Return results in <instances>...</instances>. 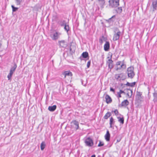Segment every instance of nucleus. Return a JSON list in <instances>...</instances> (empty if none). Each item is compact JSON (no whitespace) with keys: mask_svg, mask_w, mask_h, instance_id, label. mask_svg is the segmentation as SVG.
<instances>
[{"mask_svg":"<svg viewBox=\"0 0 157 157\" xmlns=\"http://www.w3.org/2000/svg\"><path fill=\"white\" fill-rule=\"evenodd\" d=\"M112 55L111 56L110 58L107 61L106 63L108 64V67L110 69V70L113 67V61L112 60Z\"/></svg>","mask_w":157,"mask_h":157,"instance_id":"nucleus-7","label":"nucleus"},{"mask_svg":"<svg viewBox=\"0 0 157 157\" xmlns=\"http://www.w3.org/2000/svg\"><path fill=\"white\" fill-rule=\"evenodd\" d=\"M116 65L117 66L116 70L118 71L121 69L122 68H125L126 65L124 64V61H119L117 62Z\"/></svg>","mask_w":157,"mask_h":157,"instance_id":"nucleus-4","label":"nucleus"},{"mask_svg":"<svg viewBox=\"0 0 157 157\" xmlns=\"http://www.w3.org/2000/svg\"><path fill=\"white\" fill-rule=\"evenodd\" d=\"M110 47L109 43L108 41H106L104 45V49L105 51H107L109 50Z\"/></svg>","mask_w":157,"mask_h":157,"instance_id":"nucleus-11","label":"nucleus"},{"mask_svg":"<svg viewBox=\"0 0 157 157\" xmlns=\"http://www.w3.org/2000/svg\"><path fill=\"white\" fill-rule=\"evenodd\" d=\"M45 147V143L43 141L42 142L40 145V148L41 150L42 151L44 150V149Z\"/></svg>","mask_w":157,"mask_h":157,"instance_id":"nucleus-27","label":"nucleus"},{"mask_svg":"<svg viewBox=\"0 0 157 157\" xmlns=\"http://www.w3.org/2000/svg\"><path fill=\"white\" fill-rule=\"evenodd\" d=\"M117 94H118V96H117V97L119 98H121V94H120L118 92H117Z\"/></svg>","mask_w":157,"mask_h":157,"instance_id":"nucleus-41","label":"nucleus"},{"mask_svg":"<svg viewBox=\"0 0 157 157\" xmlns=\"http://www.w3.org/2000/svg\"><path fill=\"white\" fill-rule=\"evenodd\" d=\"M117 30L118 31L117 33L115 32V33L113 36V40L114 41H117L119 39L121 33V32L118 29Z\"/></svg>","mask_w":157,"mask_h":157,"instance_id":"nucleus-6","label":"nucleus"},{"mask_svg":"<svg viewBox=\"0 0 157 157\" xmlns=\"http://www.w3.org/2000/svg\"><path fill=\"white\" fill-rule=\"evenodd\" d=\"M123 76H124V75H123H123H121V77H122V78H123Z\"/></svg>","mask_w":157,"mask_h":157,"instance_id":"nucleus-45","label":"nucleus"},{"mask_svg":"<svg viewBox=\"0 0 157 157\" xmlns=\"http://www.w3.org/2000/svg\"><path fill=\"white\" fill-rule=\"evenodd\" d=\"M105 138L106 141H109L110 139V134L108 130H107L106 132V133L105 136Z\"/></svg>","mask_w":157,"mask_h":157,"instance_id":"nucleus-12","label":"nucleus"},{"mask_svg":"<svg viewBox=\"0 0 157 157\" xmlns=\"http://www.w3.org/2000/svg\"><path fill=\"white\" fill-rule=\"evenodd\" d=\"M71 124H72V126L73 125L75 126L74 127L76 129V130L78 129L79 127V123L77 121L75 120H73L71 122Z\"/></svg>","mask_w":157,"mask_h":157,"instance_id":"nucleus-8","label":"nucleus"},{"mask_svg":"<svg viewBox=\"0 0 157 157\" xmlns=\"http://www.w3.org/2000/svg\"><path fill=\"white\" fill-rule=\"evenodd\" d=\"M123 75V73H121L119 74H116L115 75V78L117 80L120 81L121 78H122V77H121V75Z\"/></svg>","mask_w":157,"mask_h":157,"instance_id":"nucleus-19","label":"nucleus"},{"mask_svg":"<svg viewBox=\"0 0 157 157\" xmlns=\"http://www.w3.org/2000/svg\"><path fill=\"white\" fill-rule=\"evenodd\" d=\"M119 92V93H120V94H122V93H123V94H125V92H124V91H123V90H120V91H119V92Z\"/></svg>","mask_w":157,"mask_h":157,"instance_id":"nucleus-39","label":"nucleus"},{"mask_svg":"<svg viewBox=\"0 0 157 157\" xmlns=\"http://www.w3.org/2000/svg\"><path fill=\"white\" fill-rule=\"evenodd\" d=\"M107 58H109V57H107Z\"/></svg>","mask_w":157,"mask_h":157,"instance_id":"nucleus-47","label":"nucleus"},{"mask_svg":"<svg viewBox=\"0 0 157 157\" xmlns=\"http://www.w3.org/2000/svg\"><path fill=\"white\" fill-rule=\"evenodd\" d=\"M121 139H117V142H119L121 141Z\"/></svg>","mask_w":157,"mask_h":157,"instance_id":"nucleus-43","label":"nucleus"},{"mask_svg":"<svg viewBox=\"0 0 157 157\" xmlns=\"http://www.w3.org/2000/svg\"><path fill=\"white\" fill-rule=\"evenodd\" d=\"M91 62L90 61H89L87 62V67L88 68L90 67V65Z\"/></svg>","mask_w":157,"mask_h":157,"instance_id":"nucleus-36","label":"nucleus"},{"mask_svg":"<svg viewBox=\"0 0 157 157\" xmlns=\"http://www.w3.org/2000/svg\"><path fill=\"white\" fill-rule=\"evenodd\" d=\"M115 121L113 117H111L110 119L109 124H114Z\"/></svg>","mask_w":157,"mask_h":157,"instance_id":"nucleus-31","label":"nucleus"},{"mask_svg":"<svg viewBox=\"0 0 157 157\" xmlns=\"http://www.w3.org/2000/svg\"><path fill=\"white\" fill-rule=\"evenodd\" d=\"M153 96L154 98L153 101L154 102L156 101H157V92H155L153 94Z\"/></svg>","mask_w":157,"mask_h":157,"instance_id":"nucleus-29","label":"nucleus"},{"mask_svg":"<svg viewBox=\"0 0 157 157\" xmlns=\"http://www.w3.org/2000/svg\"><path fill=\"white\" fill-rule=\"evenodd\" d=\"M63 75H64L65 77L67 76H71L72 75V74L71 72L70 71H65L63 73Z\"/></svg>","mask_w":157,"mask_h":157,"instance_id":"nucleus-15","label":"nucleus"},{"mask_svg":"<svg viewBox=\"0 0 157 157\" xmlns=\"http://www.w3.org/2000/svg\"><path fill=\"white\" fill-rule=\"evenodd\" d=\"M82 82V84L83 85V82Z\"/></svg>","mask_w":157,"mask_h":157,"instance_id":"nucleus-46","label":"nucleus"},{"mask_svg":"<svg viewBox=\"0 0 157 157\" xmlns=\"http://www.w3.org/2000/svg\"><path fill=\"white\" fill-rule=\"evenodd\" d=\"M64 29L67 32H68L69 30V26L68 25H67V24L64 26Z\"/></svg>","mask_w":157,"mask_h":157,"instance_id":"nucleus-32","label":"nucleus"},{"mask_svg":"<svg viewBox=\"0 0 157 157\" xmlns=\"http://www.w3.org/2000/svg\"><path fill=\"white\" fill-rule=\"evenodd\" d=\"M104 145V144L103 142H101L100 141H99V143L98 145V146L99 147L103 146Z\"/></svg>","mask_w":157,"mask_h":157,"instance_id":"nucleus-35","label":"nucleus"},{"mask_svg":"<svg viewBox=\"0 0 157 157\" xmlns=\"http://www.w3.org/2000/svg\"><path fill=\"white\" fill-rule=\"evenodd\" d=\"M105 0H98V3L100 5V7L103 8L105 3Z\"/></svg>","mask_w":157,"mask_h":157,"instance_id":"nucleus-16","label":"nucleus"},{"mask_svg":"<svg viewBox=\"0 0 157 157\" xmlns=\"http://www.w3.org/2000/svg\"><path fill=\"white\" fill-rule=\"evenodd\" d=\"M135 84L136 82H134L131 83H130L128 82L125 84H122L121 86H123V87L125 86V85H126L129 86L133 87L135 85Z\"/></svg>","mask_w":157,"mask_h":157,"instance_id":"nucleus-13","label":"nucleus"},{"mask_svg":"<svg viewBox=\"0 0 157 157\" xmlns=\"http://www.w3.org/2000/svg\"><path fill=\"white\" fill-rule=\"evenodd\" d=\"M104 38V36H102V38H100L99 39V42L101 44H102L103 43V39Z\"/></svg>","mask_w":157,"mask_h":157,"instance_id":"nucleus-33","label":"nucleus"},{"mask_svg":"<svg viewBox=\"0 0 157 157\" xmlns=\"http://www.w3.org/2000/svg\"><path fill=\"white\" fill-rule=\"evenodd\" d=\"M111 115V112H108L105 114V115L104 117V118L105 119H107Z\"/></svg>","mask_w":157,"mask_h":157,"instance_id":"nucleus-22","label":"nucleus"},{"mask_svg":"<svg viewBox=\"0 0 157 157\" xmlns=\"http://www.w3.org/2000/svg\"><path fill=\"white\" fill-rule=\"evenodd\" d=\"M112 124H109V125H110L109 127L110 128H113V129L114 128L113 127Z\"/></svg>","mask_w":157,"mask_h":157,"instance_id":"nucleus-42","label":"nucleus"},{"mask_svg":"<svg viewBox=\"0 0 157 157\" xmlns=\"http://www.w3.org/2000/svg\"><path fill=\"white\" fill-rule=\"evenodd\" d=\"M11 7L12 8V10L13 12L16 11L18 9L17 8L15 7L13 5Z\"/></svg>","mask_w":157,"mask_h":157,"instance_id":"nucleus-34","label":"nucleus"},{"mask_svg":"<svg viewBox=\"0 0 157 157\" xmlns=\"http://www.w3.org/2000/svg\"><path fill=\"white\" fill-rule=\"evenodd\" d=\"M58 43L59 44L60 47L63 48L67 46V44H66L65 41L64 40H62L58 41Z\"/></svg>","mask_w":157,"mask_h":157,"instance_id":"nucleus-10","label":"nucleus"},{"mask_svg":"<svg viewBox=\"0 0 157 157\" xmlns=\"http://www.w3.org/2000/svg\"><path fill=\"white\" fill-rule=\"evenodd\" d=\"M115 17V15H113L112 16L111 18L109 19L108 20H106L109 23H110L111 22H113L114 21V20H113V18Z\"/></svg>","mask_w":157,"mask_h":157,"instance_id":"nucleus-23","label":"nucleus"},{"mask_svg":"<svg viewBox=\"0 0 157 157\" xmlns=\"http://www.w3.org/2000/svg\"><path fill=\"white\" fill-rule=\"evenodd\" d=\"M110 91L113 92V93H115V90H114V89L113 88H112V87H110Z\"/></svg>","mask_w":157,"mask_h":157,"instance_id":"nucleus-40","label":"nucleus"},{"mask_svg":"<svg viewBox=\"0 0 157 157\" xmlns=\"http://www.w3.org/2000/svg\"><path fill=\"white\" fill-rule=\"evenodd\" d=\"M129 91L131 93V94L130 95L129 94V92H128L127 94V95L129 98H130L131 97V96L132 95V90H129Z\"/></svg>","mask_w":157,"mask_h":157,"instance_id":"nucleus-30","label":"nucleus"},{"mask_svg":"<svg viewBox=\"0 0 157 157\" xmlns=\"http://www.w3.org/2000/svg\"><path fill=\"white\" fill-rule=\"evenodd\" d=\"M58 24L61 26H63L66 25L67 23L64 20H60L58 22Z\"/></svg>","mask_w":157,"mask_h":157,"instance_id":"nucleus-17","label":"nucleus"},{"mask_svg":"<svg viewBox=\"0 0 157 157\" xmlns=\"http://www.w3.org/2000/svg\"><path fill=\"white\" fill-rule=\"evenodd\" d=\"M91 157H95V155H93Z\"/></svg>","mask_w":157,"mask_h":157,"instance_id":"nucleus-44","label":"nucleus"},{"mask_svg":"<svg viewBox=\"0 0 157 157\" xmlns=\"http://www.w3.org/2000/svg\"><path fill=\"white\" fill-rule=\"evenodd\" d=\"M13 73V72L10 71V73L7 76V78L8 80L11 79Z\"/></svg>","mask_w":157,"mask_h":157,"instance_id":"nucleus-28","label":"nucleus"},{"mask_svg":"<svg viewBox=\"0 0 157 157\" xmlns=\"http://www.w3.org/2000/svg\"><path fill=\"white\" fill-rule=\"evenodd\" d=\"M61 34L58 32H52L50 35V36L53 40H56L58 39Z\"/></svg>","mask_w":157,"mask_h":157,"instance_id":"nucleus-2","label":"nucleus"},{"mask_svg":"<svg viewBox=\"0 0 157 157\" xmlns=\"http://www.w3.org/2000/svg\"><path fill=\"white\" fill-rule=\"evenodd\" d=\"M17 67V65L15 63H14L13 64V66L11 68L10 71L14 73L15 72Z\"/></svg>","mask_w":157,"mask_h":157,"instance_id":"nucleus-21","label":"nucleus"},{"mask_svg":"<svg viewBox=\"0 0 157 157\" xmlns=\"http://www.w3.org/2000/svg\"><path fill=\"white\" fill-rule=\"evenodd\" d=\"M114 112L116 115H117L118 113V112L117 109L115 110L114 111Z\"/></svg>","mask_w":157,"mask_h":157,"instance_id":"nucleus-38","label":"nucleus"},{"mask_svg":"<svg viewBox=\"0 0 157 157\" xmlns=\"http://www.w3.org/2000/svg\"><path fill=\"white\" fill-rule=\"evenodd\" d=\"M152 6L153 8V11H154L156 10L157 8V1H154L152 2Z\"/></svg>","mask_w":157,"mask_h":157,"instance_id":"nucleus-14","label":"nucleus"},{"mask_svg":"<svg viewBox=\"0 0 157 157\" xmlns=\"http://www.w3.org/2000/svg\"><path fill=\"white\" fill-rule=\"evenodd\" d=\"M84 142L86 146L92 147L94 145L93 140L90 137L87 138L85 140Z\"/></svg>","mask_w":157,"mask_h":157,"instance_id":"nucleus-5","label":"nucleus"},{"mask_svg":"<svg viewBox=\"0 0 157 157\" xmlns=\"http://www.w3.org/2000/svg\"><path fill=\"white\" fill-rule=\"evenodd\" d=\"M22 0H16L17 3V5L20 4Z\"/></svg>","mask_w":157,"mask_h":157,"instance_id":"nucleus-37","label":"nucleus"},{"mask_svg":"<svg viewBox=\"0 0 157 157\" xmlns=\"http://www.w3.org/2000/svg\"><path fill=\"white\" fill-rule=\"evenodd\" d=\"M119 0H109V6L113 8L117 7L119 5Z\"/></svg>","mask_w":157,"mask_h":157,"instance_id":"nucleus-1","label":"nucleus"},{"mask_svg":"<svg viewBox=\"0 0 157 157\" xmlns=\"http://www.w3.org/2000/svg\"><path fill=\"white\" fill-rule=\"evenodd\" d=\"M56 106L54 105L52 106H49L48 109L49 111L53 112L56 109Z\"/></svg>","mask_w":157,"mask_h":157,"instance_id":"nucleus-18","label":"nucleus"},{"mask_svg":"<svg viewBox=\"0 0 157 157\" xmlns=\"http://www.w3.org/2000/svg\"><path fill=\"white\" fill-rule=\"evenodd\" d=\"M129 102L127 100H125L123 101L121 103L122 106H125L128 105Z\"/></svg>","mask_w":157,"mask_h":157,"instance_id":"nucleus-20","label":"nucleus"},{"mask_svg":"<svg viewBox=\"0 0 157 157\" xmlns=\"http://www.w3.org/2000/svg\"><path fill=\"white\" fill-rule=\"evenodd\" d=\"M105 98L106 100V102L107 104L110 103L112 101V98L110 97L107 94L106 95Z\"/></svg>","mask_w":157,"mask_h":157,"instance_id":"nucleus-9","label":"nucleus"},{"mask_svg":"<svg viewBox=\"0 0 157 157\" xmlns=\"http://www.w3.org/2000/svg\"><path fill=\"white\" fill-rule=\"evenodd\" d=\"M118 121L120 122L121 124L124 123V118L123 117H118Z\"/></svg>","mask_w":157,"mask_h":157,"instance_id":"nucleus-25","label":"nucleus"},{"mask_svg":"<svg viewBox=\"0 0 157 157\" xmlns=\"http://www.w3.org/2000/svg\"><path fill=\"white\" fill-rule=\"evenodd\" d=\"M115 11H116V12L119 14H120L122 12V8L121 7H118L117 9Z\"/></svg>","mask_w":157,"mask_h":157,"instance_id":"nucleus-24","label":"nucleus"},{"mask_svg":"<svg viewBox=\"0 0 157 157\" xmlns=\"http://www.w3.org/2000/svg\"><path fill=\"white\" fill-rule=\"evenodd\" d=\"M134 68L132 67H129L127 68L128 75L129 78H132L135 75L133 71Z\"/></svg>","mask_w":157,"mask_h":157,"instance_id":"nucleus-3","label":"nucleus"},{"mask_svg":"<svg viewBox=\"0 0 157 157\" xmlns=\"http://www.w3.org/2000/svg\"><path fill=\"white\" fill-rule=\"evenodd\" d=\"M82 57L85 58H86L88 57V53L87 52H84L82 54Z\"/></svg>","mask_w":157,"mask_h":157,"instance_id":"nucleus-26","label":"nucleus"}]
</instances>
